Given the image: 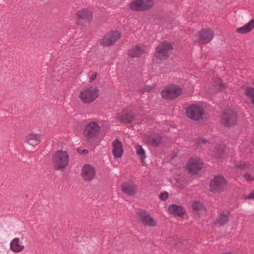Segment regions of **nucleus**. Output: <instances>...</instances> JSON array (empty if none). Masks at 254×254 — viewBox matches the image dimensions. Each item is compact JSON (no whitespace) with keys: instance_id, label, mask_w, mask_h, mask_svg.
I'll return each mask as SVG.
<instances>
[{"instance_id":"obj_1","label":"nucleus","mask_w":254,"mask_h":254,"mask_svg":"<svg viewBox=\"0 0 254 254\" xmlns=\"http://www.w3.org/2000/svg\"><path fill=\"white\" fill-rule=\"evenodd\" d=\"M100 90L97 87L89 86L83 88L78 96L81 101L84 104H90L98 98Z\"/></svg>"},{"instance_id":"obj_2","label":"nucleus","mask_w":254,"mask_h":254,"mask_svg":"<svg viewBox=\"0 0 254 254\" xmlns=\"http://www.w3.org/2000/svg\"><path fill=\"white\" fill-rule=\"evenodd\" d=\"M69 155L65 151L59 150L53 157V166L56 170L63 171L67 166Z\"/></svg>"},{"instance_id":"obj_3","label":"nucleus","mask_w":254,"mask_h":254,"mask_svg":"<svg viewBox=\"0 0 254 254\" xmlns=\"http://www.w3.org/2000/svg\"><path fill=\"white\" fill-rule=\"evenodd\" d=\"M101 127L96 122H90L83 130V135L87 140H93L99 135Z\"/></svg>"},{"instance_id":"obj_4","label":"nucleus","mask_w":254,"mask_h":254,"mask_svg":"<svg viewBox=\"0 0 254 254\" xmlns=\"http://www.w3.org/2000/svg\"><path fill=\"white\" fill-rule=\"evenodd\" d=\"M172 50L173 47L171 44L167 42H164L157 46L154 53V56L160 60H164L169 58Z\"/></svg>"},{"instance_id":"obj_5","label":"nucleus","mask_w":254,"mask_h":254,"mask_svg":"<svg viewBox=\"0 0 254 254\" xmlns=\"http://www.w3.org/2000/svg\"><path fill=\"white\" fill-rule=\"evenodd\" d=\"M227 182L221 175L215 176L210 183V190L212 192L220 193L227 187Z\"/></svg>"},{"instance_id":"obj_6","label":"nucleus","mask_w":254,"mask_h":254,"mask_svg":"<svg viewBox=\"0 0 254 254\" xmlns=\"http://www.w3.org/2000/svg\"><path fill=\"white\" fill-rule=\"evenodd\" d=\"M205 111L203 108L199 105L192 104L186 109L187 116L190 119L198 121L202 119Z\"/></svg>"},{"instance_id":"obj_7","label":"nucleus","mask_w":254,"mask_h":254,"mask_svg":"<svg viewBox=\"0 0 254 254\" xmlns=\"http://www.w3.org/2000/svg\"><path fill=\"white\" fill-rule=\"evenodd\" d=\"M213 37L214 33L211 29L204 28L194 36V40L199 44H205L211 42Z\"/></svg>"},{"instance_id":"obj_8","label":"nucleus","mask_w":254,"mask_h":254,"mask_svg":"<svg viewBox=\"0 0 254 254\" xmlns=\"http://www.w3.org/2000/svg\"><path fill=\"white\" fill-rule=\"evenodd\" d=\"M237 120L236 112L231 109H226L221 116V123L228 127L236 125Z\"/></svg>"},{"instance_id":"obj_9","label":"nucleus","mask_w":254,"mask_h":254,"mask_svg":"<svg viewBox=\"0 0 254 254\" xmlns=\"http://www.w3.org/2000/svg\"><path fill=\"white\" fill-rule=\"evenodd\" d=\"M182 88L176 85L166 87L161 93L163 98L166 99H173L182 94Z\"/></svg>"},{"instance_id":"obj_10","label":"nucleus","mask_w":254,"mask_h":254,"mask_svg":"<svg viewBox=\"0 0 254 254\" xmlns=\"http://www.w3.org/2000/svg\"><path fill=\"white\" fill-rule=\"evenodd\" d=\"M153 5L152 0H135L130 2L129 7L134 11H144L150 9Z\"/></svg>"},{"instance_id":"obj_11","label":"nucleus","mask_w":254,"mask_h":254,"mask_svg":"<svg viewBox=\"0 0 254 254\" xmlns=\"http://www.w3.org/2000/svg\"><path fill=\"white\" fill-rule=\"evenodd\" d=\"M121 38V33L118 31L110 32L106 34L101 39L100 44L106 47L114 45Z\"/></svg>"},{"instance_id":"obj_12","label":"nucleus","mask_w":254,"mask_h":254,"mask_svg":"<svg viewBox=\"0 0 254 254\" xmlns=\"http://www.w3.org/2000/svg\"><path fill=\"white\" fill-rule=\"evenodd\" d=\"M136 115L130 108H126L118 114L117 118L121 122L125 124L130 123L134 121Z\"/></svg>"},{"instance_id":"obj_13","label":"nucleus","mask_w":254,"mask_h":254,"mask_svg":"<svg viewBox=\"0 0 254 254\" xmlns=\"http://www.w3.org/2000/svg\"><path fill=\"white\" fill-rule=\"evenodd\" d=\"M203 164L197 158H191L187 164V170L190 173L197 174L203 168Z\"/></svg>"},{"instance_id":"obj_14","label":"nucleus","mask_w":254,"mask_h":254,"mask_svg":"<svg viewBox=\"0 0 254 254\" xmlns=\"http://www.w3.org/2000/svg\"><path fill=\"white\" fill-rule=\"evenodd\" d=\"M148 47L143 44H138L128 50L127 54L131 58H137L147 52Z\"/></svg>"},{"instance_id":"obj_15","label":"nucleus","mask_w":254,"mask_h":254,"mask_svg":"<svg viewBox=\"0 0 254 254\" xmlns=\"http://www.w3.org/2000/svg\"><path fill=\"white\" fill-rule=\"evenodd\" d=\"M140 221L145 225L154 227L156 225V221L152 217L149 213L145 211H141L138 213Z\"/></svg>"},{"instance_id":"obj_16","label":"nucleus","mask_w":254,"mask_h":254,"mask_svg":"<svg viewBox=\"0 0 254 254\" xmlns=\"http://www.w3.org/2000/svg\"><path fill=\"white\" fill-rule=\"evenodd\" d=\"M96 175V171L94 167L89 164L85 165L82 168V177L86 181L92 180Z\"/></svg>"},{"instance_id":"obj_17","label":"nucleus","mask_w":254,"mask_h":254,"mask_svg":"<svg viewBox=\"0 0 254 254\" xmlns=\"http://www.w3.org/2000/svg\"><path fill=\"white\" fill-rule=\"evenodd\" d=\"M76 17L79 22L83 24L84 23L90 21L92 17V12L87 8H83L76 13Z\"/></svg>"},{"instance_id":"obj_18","label":"nucleus","mask_w":254,"mask_h":254,"mask_svg":"<svg viewBox=\"0 0 254 254\" xmlns=\"http://www.w3.org/2000/svg\"><path fill=\"white\" fill-rule=\"evenodd\" d=\"M123 192L129 196L134 195L137 192V186L132 182H124L121 186Z\"/></svg>"},{"instance_id":"obj_19","label":"nucleus","mask_w":254,"mask_h":254,"mask_svg":"<svg viewBox=\"0 0 254 254\" xmlns=\"http://www.w3.org/2000/svg\"><path fill=\"white\" fill-rule=\"evenodd\" d=\"M41 135L38 133H29L27 134L24 139L26 143L35 147L41 142Z\"/></svg>"},{"instance_id":"obj_20","label":"nucleus","mask_w":254,"mask_h":254,"mask_svg":"<svg viewBox=\"0 0 254 254\" xmlns=\"http://www.w3.org/2000/svg\"><path fill=\"white\" fill-rule=\"evenodd\" d=\"M112 153L115 158H121L123 154L124 150L122 142L118 139H115L112 143Z\"/></svg>"},{"instance_id":"obj_21","label":"nucleus","mask_w":254,"mask_h":254,"mask_svg":"<svg viewBox=\"0 0 254 254\" xmlns=\"http://www.w3.org/2000/svg\"><path fill=\"white\" fill-rule=\"evenodd\" d=\"M24 246L18 238L13 239L10 244V249L15 253H18L22 252L24 249Z\"/></svg>"},{"instance_id":"obj_22","label":"nucleus","mask_w":254,"mask_h":254,"mask_svg":"<svg viewBox=\"0 0 254 254\" xmlns=\"http://www.w3.org/2000/svg\"><path fill=\"white\" fill-rule=\"evenodd\" d=\"M254 29V19H252L248 23L243 26L238 28L236 30L237 33L240 34H246L250 33Z\"/></svg>"},{"instance_id":"obj_23","label":"nucleus","mask_w":254,"mask_h":254,"mask_svg":"<svg viewBox=\"0 0 254 254\" xmlns=\"http://www.w3.org/2000/svg\"><path fill=\"white\" fill-rule=\"evenodd\" d=\"M169 210L173 215L180 217H183L186 211L181 206L176 204H172L169 206Z\"/></svg>"},{"instance_id":"obj_24","label":"nucleus","mask_w":254,"mask_h":254,"mask_svg":"<svg viewBox=\"0 0 254 254\" xmlns=\"http://www.w3.org/2000/svg\"><path fill=\"white\" fill-rule=\"evenodd\" d=\"M161 136L158 133H153L147 136V141L153 146H157L161 143Z\"/></svg>"},{"instance_id":"obj_25","label":"nucleus","mask_w":254,"mask_h":254,"mask_svg":"<svg viewBox=\"0 0 254 254\" xmlns=\"http://www.w3.org/2000/svg\"><path fill=\"white\" fill-rule=\"evenodd\" d=\"M229 220V214L228 213H222L216 219L215 223L220 226L226 224Z\"/></svg>"},{"instance_id":"obj_26","label":"nucleus","mask_w":254,"mask_h":254,"mask_svg":"<svg viewBox=\"0 0 254 254\" xmlns=\"http://www.w3.org/2000/svg\"><path fill=\"white\" fill-rule=\"evenodd\" d=\"M244 93L249 99L250 102L254 105V88L250 87L245 88Z\"/></svg>"},{"instance_id":"obj_27","label":"nucleus","mask_w":254,"mask_h":254,"mask_svg":"<svg viewBox=\"0 0 254 254\" xmlns=\"http://www.w3.org/2000/svg\"><path fill=\"white\" fill-rule=\"evenodd\" d=\"M193 210L196 211H201L203 213H205L206 210L203 205L199 201H195L192 205Z\"/></svg>"},{"instance_id":"obj_28","label":"nucleus","mask_w":254,"mask_h":254,"mask_svg":"<svg viewBox=\"0 0 254 254\" xmlns=\"http://www.w3.org/2000/svg\"><path fill=\"white\" fill-rule=\"evenodd\" d=\"M135 149L137 155L139 156L142 160L144 159L145 158V153L142 146L140 145H135Z\"/></svg>"},{"instance_id":"obj_29","label":"nucleus","mask_w":254,"mask_h":254,"mask_svg":"<svg viewBox=\"0 0 254 254\" xmlns=\"http://www.w3.org/2000/svg\"><path fill=\"white\" fill-rule=\"evenodd\" d=\"M215 86L218 90H222L226 88L227 85L225 83H223L220 79H218L215 83Z\"/></svg>"},{"instance_id":"obj_30","label":"nucleus","mask_w":254,"mask_h":254,"mask_svg":"<svg viewBox=\"0 0 254 254\" xmlns=\"http://www.w3.org/2000/svg\"><path fill=\"white\" fill-rule=\"evenodd\" d=\"M207 143H208V141L205 138L199 137L197 140V144L200 146H202L203 145Z\"/></svg>"},{"instance_id":"obj_31","label":"nucleus","mask_w":254,"mask_h":254,"mask_svg":"<svg viewBox=\"0 0 254 254\" xmlns=\"http://www.w3.org/2000/svg\"><path fill=\"white\" fill-rule=\"evenodd\" d=\"M236 166L241 169H244L248 167V165L245 162H241L236 164Z\"/></svg>"},{"instance_id":"obj_32","label":"nucleus","mask_w":254,"mask_h":254,"mask_svg":"<svg viewBox=\"0 0 254 254\" xmlns=\"http://www.w3.org/2000/svg\"><path fill=\"white\" fill-rule=\"evenodd\" d=\"M216 157H217V158H221V155L222 154V153H223V150L222 149V147H218V148H216Z\"/></svg>"},{"instance_id":"obj_33","label":"nucleus","mask_w":254,"mask_h":254,"mask_svg":"<svg viewBox=\"0 0 254 254\" xmlns=\"http://www.w3.org/2000/svg\"><path fill=\"white\" fill-rule=\"evenodd\" d=\"M244 178L248 181H252L254 180V176L252 175L249 173H246L244 176Z\"/></svg>"},{"instance_id":"obj_34","label":"nucleus","mask_w":254,"mask_h":254,"mask_svg":"<svg viewBox=\"0 0 254 254\" xmlns=\"http://www.w3.org/2000/svg\"><path fill=\"white\" fill-rule=\"evenodd\" d=\"M168 193L166 191L161 193L159 197L163 201L166 200L168 198Z\"/></svg>"},{"instance_id":"obj_35","label":"nucleus","mask_w":254,"mask_h":254,"mask_svg":"<svg viewBox=\"0 0 254 254\" xmlns=\"http://www.w3.org/2000/svg\"><path fill=\"white\" fill-rule=\"evenodd\" d=\"M244 198L245 199H252L254 198V191L250 193L249 195L245 196Z\"/></svg>"},{"instance_id":"obj_36","label":"nucleus","mask_w":254,"mask_h":254,"mask_svg":"<svg viewBox=\"0 0 254 254\" xmlns=\"http://www.w3.org/2000/svg\"><path fill=\"white\" fill-rule=\"evenodd\" d=\"M77 152L80 154H85L88 153V150L86 149H78Z\"/></svg>"},{"instance_id":"obj_37","label":"nucleus","mask_w":254,"mask_h":254,"mask_svg":"<svg viewBox=\"0 0 254 254\" xmlns=\"http://www.w3.org/2000/svg\"><path fill=\"white\" fill-rule=\"evenodd\" d=\"M97 77V73L95 72L93 73L92 75L90 77V82H92L93 81H94Z\"/></svg>"},{"instance_id":"obj_38","label":"nucleus","mask_w":254,"mask_h":254,"mask_svg":"<svg viewBox=\"0 0 254 254\" xmlns=\"http://www.w3.org/2000/svg\"><path fill=\"white\" fill-rule=\"evenodd\" d=\"M221 254H233V253H228V252H226V253H223Z\"/></svg>"},{"instance_id":"obj_39","label":"nucleus","mask_w":254,"mask_h":254,"mask_svg":"<svg viewBox=\"0 0 254 254\" xmlns=\"http://www.w3.org/2000/svg\"><path fill=\"white\" fill-rule=\"evenodd\" d=\"M145 91H149L150 90V89H149V88H145Z\"/></svg>"}]
</instances>
